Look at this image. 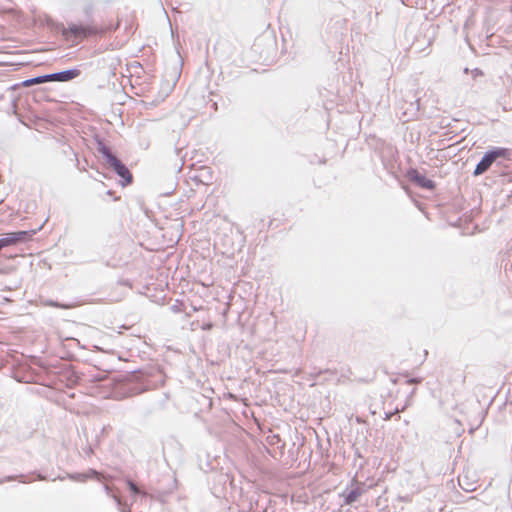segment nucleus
Instances as JSON below:
<instances>
[{
	"instance_id": "f257e3e1",
	"label": "nucleus",
	"mask_w": 512,
	"mask_h": 512,
	"mask_svg": "<svg viewBox=\"0 0 512 512\" xmlns=\"http://www.w3.org/2000/svg\"><path fill=\"white\" fill-rule=\"evenodd\" d=\"M48 25L66 40L83 39L90 36L103 35L109 28H98L92 25L69 23L66 27L63 23L50 20Z\"/></svg>"
},
{
	"instance_id": "f03ea898",
	"label": "nucleus",
	"mask_w": 512,
	"mask_h": 512,
	"mask_svg": "<svg viewBox=\"0 0 512 512\" xmlns=\"http://www.w3.org/2000/svg\"><path fill=\"white\" fill-rule=\"evenodd\" d=\"M511 154L512 150L510 148L499 146L490 147L476 164L472 173L473 176H480L490 170L493 166L497 168L503 167L505 161L511 160Z\"/></svg>"
},
{
	"instance_id": "7ed1b4c3",
	"label": "nucleus",
	"mask_w": 512,
	"mask_h": 512,
	"mask_svg": "<svg viewBox=\"0 0 512 512\" xmlns=\"http://www.w3.org/2000/svg\"><path fill=\"white\" fill-rule=\"evenodd\" d=\"M134 377L138 378L139 382L128 385L127 390L131 395H137L147 390L158 388L165 382L163 372L153 368L140 371L139 374Z\"/></svg>"
},
{
	"instance_id": "20e7f679",
	"label": "nucleus",
	"mask_w": 512,
	"mask_h": 512,
	"mask_svg": "<svg viewBox=\"0 0 512 512\" xmlns=\"http://www.w3.org/2000/svg\"><path fill=\"white\" fill-rule=\"evenodd\" d=\"M42 228L40 225L36 229L19 230L7 233L4 237L0 238V251L4 248L16 246L20 243H25L32 239V237Z\"/></svg>"
},
{
	"instance_id": "39448f33",
	"label": "nucleus",
	"mask_w": 512,
	"mask_h": 512,
	"mask_svg": "<svg viewBox=\"0 0 512 512\" xmlns=\"http://www.w3.org/2000/svg\"><path fill=\"white\" fill-rule=\"evenodd\" d=\"M405 177L418 188L428 191H433L436 188L435 181L427 178L424 174L420 173L416 168L410 167L409 169H407Z\"/></svg>"
},
{
	"instance_id": "423d86ee",
	"label": "nucleus",
	"mask_w": 512,
	"mask_h": 512,
	"mask_svg": "<svg viewBox=\"0 0 512 512\" xmlns=\"http://www.w3.org/2000/svg\"><path fill=\"white\" fill-rule=\"evenodd\" d=\"M109 168H111L120 178V183L123 187H126L133 182V175L126 166L118 157H114L108 163H106Z\"/></svg>"
},
{
	"instance_id": "0eeeda50",
	"label": "nucleus",
	"mask_w": 512,
	"mask_h": 512,
	"mask_svg": "<svg viewBox=\"0 0 512 512\" xmlns=\"http://www.w3.org/2000/svg\"><path fill=\"white\" fill-rule=\"evenodd\" d=\"M81 75V70L77 67L66 70L43 74L44 82H68Z\"/></svg>"
},
{
	"instance_id": "6e6552de",
	"label": "nucleus",
	"mask_w": 512,
	"mask_h": 512,
	"mask_svg": "<svg viewBox=\"0 0 512 512\" xmlns=\"http://www.w3.org/2000/svg\"><path fill=\"white\" fill-rule=\"evenodd\" d=\"M35 479L43 481V480H48L49 478L46 475H44L38 471H33L29 474H18V475L5 476L3 478H0V484H3L5 482L14 481V480H18L21 483H31Z\"/></svg>"
},
{
	"instance_id": "1a4fd4ad",
	"label": "nucleus",
	"mask_w": 512,
	"mask_h": 512,
	"mask_svg": "<svg viewBox=\"0 0 512 512\" xmlns=\"http://www.w3.org/2000/svg\"><path fill=\"white\" fill-rule=\"evenodd\" d=\"M414 97H411V100L408 102V101H405V106H402L401 109L403 110L402 111V115H403V118H404V121H410V120H413V119H416L419 115V111H420V98H415L413 100Z\"/></svg>"
},
{
	"instance_id": "9d476101",
	"label": "nucleus",
	"mask_w": 512,
	"mask_h": 512,
	"mask_svg": "<svg viewBox=\"0 0 512 512\" xmlns=\"http://www.w3.org/2000/svg\"><path fill=\"white\" fill-rule=\"evenodd\" d=\"M355 487L349 489L348 487L339 495L343 498V504L344 505H352L355 503L358 498L362 495L363 489L358 485V483L355 480H352L351 486Z\"/></svg>"
},
{
	"instance_id": "9b49d317",
	"label": "nucleus",
	"mask_w": 512,
	"mask_h": 512,
	"mask_svg": "<svg viewBox=\"0 0 512 512\" xmlns=\"http://www.w3.org/2000/svg\"><path fill=\"white\" fill-rule=\"evenodd\" d=\"M98 476V472L95 469H89L87 473H65V475H58L52 478V481L60 480L63 481L65 479H70L76 482H85L89 478H96Z\"/></svg>"
},
{
	"instance_id": "f8f14e48",
	"label": "nucleus",
	"mask_w": 512,
	"mask_h": 512,
	"mask_svg": "<svg viewBox=\"0 0 512 512\" xmlns=\"http://www.w3.org/2000/svg\"><path fill=\"white\" fill-rule=\"evenodd\" d=\"M94 141L96 144V150L101 156L104 158L105 162L108 163L110 160H112L115 155L110 150V148L105 144L103 138H101L99 135L94 136Z\"/></svg>"
},
{
	"instance_id": "ddd939ff",
	"label": "nucleus",
	"mask_w": 512,
	"mask_h": 512,
	"mask_svg": "<svg viewBox=\"0 0 512 512\" xmlns=\"http://www.w3.org/2000/svg\"><path fill=\"white\" fill-rule=\"evenodd\" d=\"M43 83H45L43 75H38V76H35L32 78L23 80L19 83L13 84L10 87H8L7 90L14 91V90L19 89L20 87H31L33 85H39V84H43Z\"/></svg>"
},
{
	"instance_id": "4468645a",
	"label": "nucleus",
	"mask_w": 512,
	"mask_h": 512,
	"mask_svg": "<svg viewBox=\"0 0 512 512\" xmlns=\"http://www.w3.org/2000/svg\"><path fill=\"white\" fill-rule=\"evenodd\" d=\"M103 489L106 495L111 497L116 502L117 506L121 508V512H130V508H128L127 505L123 503L121 497L114 491L111 486L104 484Z\"/></svg>"
},
{
	"instance_id": "2eb2a0df",
	"label": "nucleus",
	"mask_w": 512,
	"mask_h": 512,
	"mask_svg": "<svg viewBox=\"0 0 512 512\" xmlns=\"http://www.w3.org/2000/svg\"><path fill=\"white\" fill-rule=\"evenodd\" d=\"M171 492H172V490H169V491L155 490L151 493H148V496L150 497L151 500L160 502L161 504H164V503H166L167 497Z\"/></svg>"
},
{
	"instance_id": "dca6fc26",
	"label": "nucleus",
	"mask_w": 512,
	"mask_h": 512,
	"mask_svg": "<svg viewBox=\"0 0 512 512\" xmlns=\"http://www.w3.org/2000/svg\"><path fill=\"white\" fill-rule=\"evenodd\" d=\"M126 484H127V487L129 489V491L131 492V494L133 496H143V497H148V493L146 491H143L138 485L137 483H135L133 480L131 479H127L126 480Z\"/></svg>"
},
{
	"instance_id": "f3484780",
	"label": "nucleus",
	"mask_w": 512,
	"mask_h": 512,
	"mask_svg": "<svg viewBox=\"0 0 512 512\" xmlns=\"http://www.w3.org/2000/svg\"><path fill=\"white\" fill-rule=\"evenodd\" d=\"M266 442L270 446H277V448L281 450V454H283L285 442L282 441L281 437L278 434H272V435L267 436Z\"/></svg>"
},
{
	"instance_id": "a211bd4d",
	"label": "nucleus",
	"mask_w": 512,
	"mask_h": 512,
	"mask_svg": "<svg viewBox=\"0 0 512 512\" xmlns=\"http://www.w3.org/2000/svg\"><path fill=\"white\" fill-rule=\"evenodd\" d=\"M459 486L466 492H472L476 490L474 482H468L466 478H458Z\"/></svg>"
},
{
	"instance_id": "6ab92c4d",
	"label": "nucleus",
	"mask_w": 512,
	"mask_h": 512,
	"mask_svg": "<svg viewBox=\"0 0 512 512\" xmlns=\"http://www.w3.org/2000/svg\"><path fill=\"white\" fill-rule=\"evenodd\" d=\"M44 305L45 306H50V307H55V308H60V309H70V308H73L74 305L73 304H67V303H60L58 301H54V300H46L44 302Z\"/></svg>"
},
{
	"instance_id": "aec40b11",
	"label": "nucleus",
	"mask_w": 512,
	"mask_h": 512,
	"mask_svg": "<svg viewBox=\"0 0 512 512\" xmlns=\"http://www.w3.org/2000/svg\"><path fill=\"white\" fill-rule=\"evenodd\" d=\"M182 306H183V302L177 300L176 303L171 306V310L174 313H179L182 311V308H181Z\"/></svg>"
},
{
	"instance_id": "412c9836",
	"label": "nucleus",
	"mask_w": 512,
	"mask_h": 512,
	"mask_svg": "<svg viewBox=\"0 0 512 512\" xmlns=\"http://www.w3.org/2000/svg\"><path fill=\"white\" fill-rule=\"evenodd\" d=\"M500 78L502 79L503 85L506 87L508 91L509 87L512 85V78L508 75H506L505 79L503 77Z\"/></svg>"
},
{
	"instance_id": "4be33fe9",
	"label": "nucleus",
	"mask_w": 512,
	"mask_h": 512,
	"mask_svg": "<svg viewBox=\"0 0 512 512\" xmlns=\"http://www.w3.org/2000/svg\"><path fill=\"white\" fill-rule=\"evenodd\" d=\"M422 380L423 379L421 377H411V378H408L406 380V383L410 384V385H412V384H419V383L422 382Z\"/></svg>"
},
{
	"instance_id": "5701e85b",
	"label": "nucleus",
	"mask_w": 512,
	"mask_h": 512,
	"mask_svg": "<svg viewBox=\"0 0 512 512\" xmlns=\"http://www.w3.org/2000/svg\"><path fill=\"white\" fill-rule=\"evenodd\" d=\"M399 410L398 408H395L393 411L385 412V420L391 419L395 414H398Z\"/></svg>"
},
{
	"instance_id": "b1692460",
	"label": "nucleus",
	"mask_w": 512,
	"mask_h": 512,
	"mask_svg": "<svg viewBox=\"0 0 512 512\" xmlns=\"http://www.w3.org/2000/svg\"><path fill=\"white\" fill-rule=\"evenodd\" d=\"M472 76H473V78H477L479 76H483V71L481 69H479V68H474L472 70Z\"/></svg>"
},
{
	"instance_id": "393cba45",
	"label": "nucleus",
	"mask_w": 512,
	"mask_h": 512,
	"mask_svg": "<svg viewBox=\"0 0 512 512\" xmlns=\"http://www.w3.org/2000/svg\"><path fill=\"white\" fill-rule=\"evenodd\" d=\"M83 452L85 456L90 457L93 454V449L91 445H88L87 447L83 448Z\"/></svg>"
},
{
	"instance_id": "a878e982",
	"label": "nucleus",
	"mask_w": 512,
	"mask_h": 512,
	"mask_svg": "<svg viewBox=\"0 0 512 512\" xmlns=\"http://www.w3.org/2000/svg\"><path fill=\"white\" fill-rule=\"evenodd\" d=\"M397 500L400 501V502H410L411 501V497L409 495H399L397 497Z\"/></svg>"
},
{
	"instance_id": "bb28decb",
	"label": "nucleus",
	"mask_w": 512,
	"mask_h": 512,
	"mask_svg": "<svg viewBox=\"0 0 512 512\" xmlns=\"http://www.w3.org/2000/svg\"><path fill=\"white\" fill-rule=\"evenodd\" d=\"M93 7L91 5L85 7V14L89 15L92 12Z\"/></svg>"
},
{
	"instance_id": "cd10ccee",
	"label": "nucleus",
	"mask_w": 512,
	"mask_h": 512,
	"mask_svg": "<svg viewBox=\"0 0 512 512\" xmlns=\"http://www.w3.org/2000/svg\"><path fill=\"white\" fill-rule=\"evenodd\" d=\"M213 327L212 323H207L203 325V330H210Z\"/></svg>"
},
{
	"instance_id": "c85d7f7f",
	"label": "nucleus",
	"mask_w": 512,
	"mask_h": 512,
	"mask_svg": "<svg viewBox=\"0 0 512 512\" xmlns=\"http://www.w3.org/2000/svg\"><path fill=\"white\" fill-rule=\"evenodd\" d=\"M10 101H11L13 107L15 108L16 107V98L13 95H11Z\"/></svg>"
},
{
	"instance_id": "c756f323",
	"label": "nucleus",
	"mask_w": 512,
	"mask_h": 512,
	"mask_svg": "<svg viewBox=\"0 0 512 512\" xmlns=\"http://www.w3.org/2000/svg\"><path fill=\"white\" fill-rule=\"evenodd\" d=\"M107 194H108V195H111V194H112V191H111V190H108V191H107Z\"/></svg>"
}]
</instances>
